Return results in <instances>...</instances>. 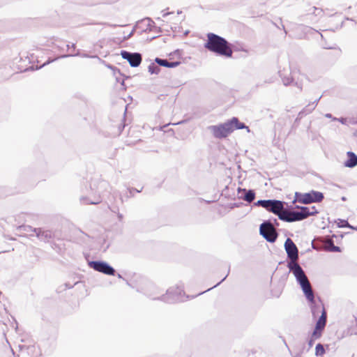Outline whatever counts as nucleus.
<instances>
[{"mask_svg": "<svg viewBox=\"0 0 357 357\" xmlns=\"http://www.w3.org/2000/svg\"><path fill=\"white\" fill-rule=\"evenodd\" d=\"M208 129L213 134L214 137L217 139L226 138L233 132V129L229 120L223 123L210 126L208 127Z\"/></svg>", "mask_w": 357, "mask_h": 357, "instance_id": "0eeeda50", "label": "nucleus"}, {"mask_svg": "<svg viewBox=\"0 0 357 357\" xmlns=\"http://www.w3.org/2000/svg\"><path fill=\"white\" fill-rule=\"evenodd\" d=\"M108 68H111V69H113L114 70H116V68L110 65L108 66Z\"/></svg>", "mask_w": 357, "mask_h": 357, "instance_id": "a19ab883", "label": "nucleus"}, {"mask_svg": "<svg viewBox=\"0 0 357 357\" xmlns=\"http://www.w3.org/2000/svg\"><path fill=\"white\" fill-rule=\"evenodd\" d=\"M121 55L123 59L128 61L131 67H138L142 60V54L138 52H130L126 50L121 52Z\"/></svg>", "mask_w": 357, "mask_h": 357, "instance_id": "f8f14e48", "label": "nucleus"}, {"mask_svg": "<svg viewBox=\"0 0 357 357\" xmlns=\"http://www.w3.org/2000/svg\"><path fill=\"white\" fill-rule=\"evenodd\" d=\"M287 267L289 269V271L294 274L297 282H300V280L307 278L305 271L298 263L290 264V265H287Z\"/></svg>", "mask_w": 357, "mask_h": 357, "instance_id": "ddd939ff", "label": "nucleus"}, {"mask_svg": "<svg viewBox=\"0 0 357 357\" xmlns=\"http://www.w3.org/2000/svg\"><path fill=\"white\" fill-rule=\"evenodd\" d=\"M280 220L287 222L301 221L305 220L304 213L302 209H293L290 206L289 208H285L283 213L280 215Z\"/></svg>", "mask_w": 357, "mask_h": 357, "instance_id": "6e6552de", "label": "nucleus"}, {"mask_svg": "<svg viewBox=\"0 0 357 357\" xmlns=\"http://www.w3.org/2000/svg\"><path fill=\"white\" fill-rule=\"evenodd\" d=\"M297 282L301 286L306 299L311 303V312L313 318H317L320 313L321 308L324 307V305L317 304L315 303L314 291L307 278Z\"/></svg>", "mask_w": 357, "mask_h": 357, "instance_id": "7ed1b4c3", "label": "nucleus"}, {"mask_svg": "<svg viewBox=\"0 0 357 357\" xmlns=\"http://www.w3.org/2000/svg\"><path fill=\"white\" fill-rule=\"evenodd\" d=\"M349 228L357 231V227H354L350 225Z\"/></svg>", "mask_w": 357, "mask_h": 357, "instance_id": "ea45409f", "label": "nucleus"}, {"mask_svg": "<svg viewBox=\"0 0 357 357\" xmlns=\"http://www.w3.org/2000/svg\"><path fill=\"white\" fill-rule=\"evenodd\" d=\"M89 266L90 268L94 269L95 271L102 273L105 275H115V269L105 261H91L89 262Z\"/></svg>", "mask_w": 357, "mask_h": 357, "instance_id": "9b49d317", "label": "nucleus"}, {"mask_svg": "<svg viewBox=\"0 0 357 357\" xmlns=\"http://www.w3.org/2000/svg\"><path fill=\"white\" fill-rule=\"evenodd\" d=\"M149 72L151 73V74H155V75H158L160 71V68L155 65L154 63H151L149 67Z\"/></svg>", "mask_w": 357, "mask_h": 357, "instance_id": "393cba45", "label": "nucleus"}, {"mask_svg": "<svg viewBox=\"0 0 357 357\" xmlns=\"http://www.w3.org/2000/svg\"><path fill=\"white\" fill-rule=\"evenodd\" d=\"M321 96H320L318 99H316L314 102H310L311 104H314V107H317V103L319 102V101L320 100Z\"/></svg>", "mask_w": 357, "mask_h": 357, "instance_id": "c9c22d12", "label": "nucleus"}, {"mask_svg": "<svg viewBox=\"0 0 357 357\" xmlns=\"http://www.w3.org/2000/svg\"><path fill=\"white\" fill-rule=\"evenodd\" d=\"M132 32H131V33L129 34L128 37L131 36H132Z\"/></svg>", "mask_w": 357, "mask_h": 357, "instance_id": "09e8293b", "label": "nucleus"}, {"mask_svg": "<svg viewBox=\"0 0 357 357\" xmlns=\"http://www.w3.org/2000/svg\"><path fill=\"white\" fill-rule=\"evenodd\" d=\"M259 234L270 243L275 242L278 236L276 229L273 228L270 221H264L260 225Z\"/></svg>", "mask_w": 357, "mask_h": 357, "instance_id": "1a4fd4ad", "label": "nucleus"}, {"mask_svg": "<svg viewBox=\"0 0 357 357\" xmlns=\"http://www.w3.org/2000/svg\"><path fill=\"white\" fill-rule=\"evenodd\" d=\"M227 275H228V274H227V275L224 278H222V280L220 282H218V284H216L215 285H214L213 287L209 288V289H208L207 290H206V291H202V292L199 293L198 295L202 294H204V292L208 291H209V290L212 289H213V288H214V287H217V286H218V285H219V284H220L222 281H224V280L226 279V278L227 277Z\"/></svg>", "mask_w": 357, "mask_h": 357, "instance_id": "473e14b6", "label": "nucleus"}, {"mask_svg": "<svg viewBox=\"0 0 357 357\" xmlns=\"http://www.w3.org/2000/svg\"><path fill=\"white\" fill-rule=\"evenodd\" d=\"M238 194L240 195L241 198L248 203H251L255 198V192L252 190H247L245 189L238 188Z\"/></svg>", "mask_w": 357, "mask_h": 357, "instance_id": "f3484780", "label": "nucleus"}, {"mask_svg": "<svg viewBox=\"0 0 357 357\" xmlns=\"http://www.w3.org/2000/svg\"><path fill=\"white\" fill-rule=\"evenodd\" d=\"M33 231L36 233V236L44 242H49L54 236L53 231L51 230H44L41 228H35Z\"/></svg>", "mask_w": 357, "mask_h": 357, "instance_id": "2eb2a0df", "label": "nucleus"}, {"mask_svg": "<svg viewBox=\"0 0 357 357\" xmlns=\"http://www.w3.org/2000/svg\"><path fill=\"white\" fill-rule=\"evenodd\" d=\"M324 198V194L319 191L311 190L309 192L302 193L296 192L293 203L298 202L303 204L319 203Z\"/></svg>", "mask_w": 357, "mask_h": 357, "instance_id": "20e7f679", "label": "nucleus"}, {"mask_svg": "<svg viewBox=\"0 0 357 357\" xmlns=\"http://www.w3.org/2000/svg\"><path fill=\"white\" fill-rule=\"evenodd\" d=\"M294 208L302 209L304 213L305 219L307 218L309 216L315 215L319 213V211L317 210L315 206L307 207L296 205Z\"/></svg>", "mask_w": 357, "mask_h": 357, "instance_id": "412c9836", "label": "nucleus"}, {"mask_svg": "<svg viewBox=\"0 0 357 357\" xmlns=\"http://www.w3.org/2000/svg\"><path fill=\"white\" fill-rule=\"evenodd\" d=\"M333 121H338L342 124H347V119L346 118L338 119V118L334 117V118H333Z\"/></svg>", "mask_w": 357, "mask_h": 357, "instance_id": "2f4dec72", "label": "nucleus"}, {"mask_svg": "<svg viewBox=\"0 0 357 357\" xmlns=\"http://www.w3.org/2000/svg\"><path fill=\"white\" fill-rule=\"evenodd\" d=\"M109 208L110 209V211H111L112 212H113V213H116V214H117V213H119V208H118V207L110 208V207L109 206Z\"/></svg>", "mask_w": 357, "mask_h": 357, "instance_id": "f704fd0d", "label": "nucleus"}, {"mask_svg": "<svg viewBox=\"0 0 357 357\" xmlns=\"http://www.w3.org/2000/svg\"><path fill=\"white\" fill-rule=\"evenodd\" d=\"M325 353V349L324 348V346L319 343L317 344L315 347V354L316 356H322Z\"/></svg>", "mask_w": 357, "mask_h": 357, "instance_id": "a878e982", "label": "nucleus"}, {"mask_svg": "<svg viewBox=\"0 0 357 357\" xmlns=\"http://www.w3.org/2000/svg\"><path fill=\"white\" fill-rule=\"evenodd\" d=\"M286 204H287L284 202L277 199H271L269 212L274 213L280 218V215L283 213L285 210L284 206Z\"/></svg>", "mask_w": 357, "mask_h": 357, "instance_id": "4468645a", "label": "nucleus"}, {"mask_svg": "<svg viewBox=\"0 0 357 357\" xmlns=\"http://www.w3.org/2000/svg\"><path fill=\"white\" fill-rule=\"evenodd\" d=\"M155 62L160 66H163L169 68H173L178 66L181 64L180 61H169L167 59L155 58Z\"/></svg>", "mask_w": 357, "mask_h": 357, "instance_id": "a211bd4d", "label": "nucleus"}, {"mask_svg": "<svg viewBox=\"0 0 357 357\" xmlns=\"http://www.w3.org/2000/svg\"><path fill=\"white\" fill-rule=\"evenodd\" d=\"M50 63V61H48L47 62H46V63H43V66H40V68H41V67H43V66H45L47 63Z\"/></svg>", "mask_w": 357, "mask_h": 357, "instance_id": "37998d69", "label": "nucleus"}, {"mask_svg": "<svg viewBox=\"0 0 357 357\" xmlns=\"http://www.w3.org/2000/svg\"><path fill=\"white\" fill-rule=\"evenodd\" d=\"M282 29H284L285 34H287V31L285 30V27L283 24H282Z\"/></svg>", "mask_w": 357, "mask_h": 357, "instance_id": "79ce46f5", "label": "nucleus"}, {"mask_svg": "<svg viewBox=\"0 0 357 357\" xmlns=\"http://www.w3.org/2000/svg\"><path fill=\"white\" fill-rule=\"evenodd\" d=\"M313 13L317 16H322L324 14V10L319 8L313 7Z\"/></svg>", "mask_w": 357, "mask_h": 357, "instance_id": "cd10ccee", "label": "nucleus"}, {"mask_svg": "<svg viewBox=\"0 0 357 357\" xmlns=\"http://www.w3.org/2000/svg\"><path fill=\"white\" fill-rule=\"evenodd\" d=\"M229 121V123H231L233 131L236 129H245L248 132H250L249 127L247 126L245 123L240 122L237 117H233Z\"/></svg>", "mask_w": 357, "mask_h": 357, "instance_id": "aec40b11", "label": "nucleus"}, {"mask_svg": "<svg viewBox=\"0 0 357 357\" xmlns=\"http://www.w3.org/2000/svg\"><path fill=\"white\" fill-rule=\"evenodd\" d=\"M340 251H341L340 248V247H338V246H336V245H333V246L331 247V248H329V249H328V252H340Z\"/></svg>", "mask_w": 357, "mask_h": 357, "instance_id": "7c9ffc66", "label": "nucleus"}, {"mask_svg": "<svg viewBox=\"0 0 357 357\" xmlns=\"http://www.w3.org/2000/svg\"><path fill=\"white\" fill-rule=\"evenodd\" d=\"M108 188L109 184L105 181L92 183L90 186L89 195L80 197V202L82 204H98L102 201V195Z\"/></svg>", "mask_w": 357, "mask_h": 357, "instance_id": "f03ea898", "label": "nucleus"}, {"mask_svg": "<svg viewBox=\"0 0 357 357\" xmlns=\"http://www.w3.org/2000/svg\"><path fill=\"white\" fill-rule=\"evenodd\" d=\"M71 47L75 48V44H72Z\"/></svg>", "mask_w": 357, "mask_h": 357, "instance_id": "49530a36", "label": "nucleus"}, {"mask_svg": "<svg viewBox=\"0 0 357 357\" xmlns=\"http://www.w3.org/2000/svg\"><path fill=\"white\" fill-rule=\"evenodd\" d=\"M126 284L129 286H130V284L128 282V281H126Z\"/></svg>", "mask_w": 357, "mask_h": 357, "instance_id": "de8ad7c7", "label": "nucleus"}, {"mask_svg": "<svg viewBox=\"0 0 357 357\" xmlns=\"http://www.w3.org/2000/svg\"><path fill=\"white\" fill-rule=\"evenodd\" d=\"M324 249L328 252V249L334 245V241L332 237L326 236L323 241Z\"/></svg>", "mask_w": 357, "mask_h": 357, "instance_id": "b1692460", "label": "nucleus"}, {"mask_svg": "<svg viewBox=\"0 0 357 357\" xmlns=\"http://www.w3.org/2000/svg\"><path fill=\"white\" fill-rule=\"evenodd\" d=\"M280 76L282 81L285 86H289L294 84L300 91L303 89V83L299 81L294 82L293 77L290 75H287L284 71H280Z\"/></svg>", "mask_w": 357, "mask_h": 357, "instance_id": "dca6fc26", "label": "nucleus"}, {"mask_svg": "<svg viewBox=\"0 0 357 357\" xmlns=\"http://www.w3.org/2000/svg\"><path fill=\"white\" fill-rule=\"evenodd\" d=\"M169 14L170 13L162 11V17H167Z\"/></svg>", "mask_w": 357, "mask_h": 357, "instance_id": "58836bf2", "label": "nucleus"}, {"mask_svg": "<svg viewBox=\"0 0 357 357\" xmlns=\"http://www.w3.org/2000/svg\"><path fill=\"white\" fill-rule=\"evenodd\" d=\"M117 217H118V219L119 221H122L123 220V216L121 213H117Z\"/></svg>", "mask_w": 357, "mask_h": 357, "instance_id": "e433bc0d", "label": "nucleus"}, {"mask_svg": "<svg viewBox=\"0 0 357 357\" xmlns=\"http://www.w3.org/2000/svg\"><path fill=\"white\" fill-rule=\"evenodd\" d=\"M321 316L316 322L314 329L308 340L309 347H312L314 341L319 339L323 333L327 322V312L324 307L320 311Z\"/></svg>", "mask_w": 357, "mask_h": 357, "instance_id": "39448f33", "label": "nucleus"}, {"mask_svg": "<svg viewBox=\"0 0 357 357\" xmlns=\"http://www.w3.org/2000/svg\"><path fill=\"white\" fill-rule=\"evenodd\" d=\"M325 116H326V118L332 119H333V117L332 116V114H330V113H327V114H325Z\"/></svg>", "mask_w": 357, "mask_h": 357, "instance_id": "4c0bfd02", "label": "nucleus"}, {"mask_svg": "<svg viewBox=\"0 0 357 357\" xmlns=\"http://www.w3.org/2000/svg\"><path fill=\"white\" fill-rule=\"evenodd\" d=\"M82 56V57H89L88 54H80L79 52H77V53H76L75 54L63 55L61 57V58H65V57H68V56Z\"/></svg>", "mask_w": 357, "mask_h": 357, "instance_id": "c85d7f7f", "label": "nucleus"}, {"mask_svg": "<svg viewBox=\"0 0 357 357\" xmlns=\"http://www.w3.org/2000/svg\"><path fill=\"white\" fill-rule=\"evenodd\" d=\"M347 159L344 162V165L347 167L354 168L357 165V155L352 151L347 153Z\"/></svg>", "mask_w": 357, "mask_h": 357, "instance_id": "6ab92c4d", "label": "nucleus"}, {"mask_svg": "<svg viewBox=\"0 0 357 357\" xmlns=\"http://www.w3.org/2000/svg\"><path fill=\"white\" fill-rule=\"evenodd\" d=\"M117 276H118V278H122V276H121V274H119V273L117 275Z\"/></svg>", "mask_w": 357, "mask_h": 357, "instance_id": "c03bdc74", "label": "nucleus"}, {"mask_svg": "<svg viewBox=\"0 0 357 357\" xmlns=\"http://www.w3.org/2000/svg\"><path fill=\"white\" fill-rule=\"evenodd\" d=\"M271 199H261L255 203V206H261L269 211Z\"/></svg>", "mask_w": 357, "mask_h": 357, "instance_id": "5701e85b", "label": "nucleus"}, {"mask_svg": "<svg viewBox=\"0 0 357 357\" xmlns=\"http://www.w3.org/2000/svg\"><path fill=\"white\" fill-rule=\"evenodd\" d=\"M350 123H352V124H355V123H356V121H350Z\"/></svg>", "mask_w": 357, "mask_h": 357, "instance_id": "a18cd8bd", "label": "nucleus"}, {"mask_svg": "<svg viewBox=\"0 0 357 357\" xmlns=\"http://www.w3.org/2000/svg\"><path fill=\"white\" fill-rule=\"evenodd\" d=\"M338 227H350L349 223L347 220L338 219Z\"/></svg>", "mask_w": 357, "mask_h": 357, "instance_id": "bb28decb", "label": "nucleus"}, {"mask_svg": "<svg viewBox=\"0 0 357 357\" xmlns=\"http://www.w3.org/2000/svg\"><path fill=\"white\" fill-rule=\"evenodd\" d=\"M284 249L287 255V257L289 259L287 265L292 264V263H298V249L296 247L294 241L290 238H287L284 242Z\"/></svg>", "mask_w": 357, "mask_h": 357, "instance_id": "9d476101", "label": "nucleus"}, {"mask_svg": "<svg viewBox=\"0 0 357 357\" xmlns=\"http://www.w3.org/2000/svg\"><path fill=\"white\" fill-rule=\"evenodd\" d=\"M267 221H270L273 228L276 229L279 227V222L277 219L274 218L273 220H268Z\"/></svg>", "mask_w": 357, "mask_h": 357, "instance_id": "c756f323", "label": "nucleus"}, {"mask_svg": "<svg viewBox=\"0 0 357 357\" xmlns=\"http://www.w3.org/2000/svg\"><path fill=\"white\" fill-rule=\"evenodd\" d=\"M204 47L220 56L231 57L233 51L229 43L224 38L213 33H207V41Z\"/></svg>", "mask_w": 357, "mask_h": 357, "instance_id": "f257e3e1", "label": "nucleus"}, {"mask_svg": "<svg viewBox=\"0 0 357 357\" xmlns=\"http://www.w3.org/2000/svg\"><path fill=\"white\" fill-rule=\"evenodd\" d=\"M132 32H131V33L129 34L128 37L131 36H132Z\"/></svg>", "mask_w": 357, "mask_h": 357, "instance_id": "8fccbe9b", "label": "nucleus"}, {"mask_svg": "<svg viewBox=\"0 0 357 357\" xmlns=\"http://www.w3.org/2000/svg\"><path fill=\"white\" fill-rule=\"evenodd\" d=\"M185 293L181 286L172 287L167 290L166 294L160 298L161 301L173 303L184 301Z\"/></svg>", "mask_w": 357, "mask_h": 357, "instance_id": "423d86ee", "label": "nucleus"}, {"mask_svg": "<svg viewBox=\"0 0 357 357\" xmlns=\"http://www.w3.org/2000/svg\"><path fill=\"white\" fill-rule=\"evenodd\" d=\"M144 21H147L148 22V26L149 27L150 29H151V27L155 24L154 22L151 18H146V19L144 20Z\"/></svg>", "mask_w": 357, "mask_h": 357, "instance_id": "72a5a7b5", "label": "nucleus"}, {"mask_svg": "<svg viewBox=\"0 0 357 357\" xmlns=\"http://www.w3.org/2000/svg\"><path fill=\"white\" fill-rule=\"evenodd\" d=\"M342 199L343 201H344L346 199H345V197H343L342 198Z\"/></svg>", "mask_w": 357, "mask_h": 357, "instance_id": "3c124183", "label": "nucleus"}, {"mask_svg": "<svg viewBox=\"0 0 357 357\" xmlns=\"http://www.w3.org/2000/svg\"><path fill=\"white\" fill-rule=\"evenodd\" d=\"M314 109V104L309 103L298 113V118L301 119L304 116L310 114Z\"/></svg>", "mask_w": 357, "mask_h": 357, "instance_id": "4be33fe9", "label": "nucleus"}]
</instances>
